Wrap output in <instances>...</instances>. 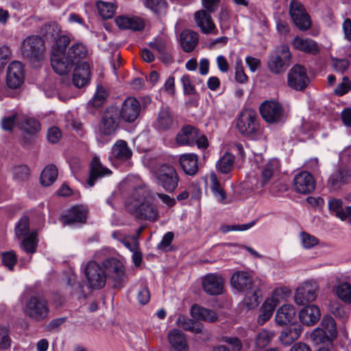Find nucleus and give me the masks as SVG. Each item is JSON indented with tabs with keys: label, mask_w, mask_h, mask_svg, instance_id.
<instances>
[{
	"label": "nucleus",
	"mask_w": 351,
	"mask_h": 351,
	"mask_svg": "<svg viewBox=\"0 0 351 351\" xmlns=\"http://www.w3.org/2000/svg\"><path fill=\"white\" fill-rule=\"evenodd\" d=\"M330 311L336 318L341 319L342 322L348 318V311L343 305H332Z\"/></svg>",
	"instance_id": "bf43d9fd"
},
{
	"label": "nucleus",
	"mask_w": 351,
	"mask_h": 351,
	"mask_svg": "<svg viewBox=\"0 0 351 351\" xmlns=\"http://www.w3.org/2000/svg\"><path fill=\"white\" fill-rule=\"evenodd\" d=\"M24 69L19 61L12 62L7 70L6 83L11 88H17L24 81Z\"/></svg>",
	"instance_id": "a211bd4d"
},
{
	"label": "nucleus",
	"mask_w": 351,
	"mask_h": 351,
	"mask_svg": "<svg viewBox=\"0 0 351 351\" xmlns=\"http://www.w3.org/2000/svg\"><path fill=\"white\" fill-rule=\"evenodd\" d=\"M282 293L280 291L276 290L273 293L271 297L268 298L262 304L260 308V314L258 317V323L263 324L272 316L276 306L282 299Z\"/></svg>",
	"instance_id": "dca6fc26"
},
{
	"label": "nucleus",
	"mask_w": 351,
	"mask_h": 351,
	"mask_svg": "<svg viewBox=\"0 0 351 351\" xmlns=\"http://www.w3.org/2000/svg\"><path fill=\"white\" fill-rule=\"evenodd\" d=\"M313 341L316 343H325L326 341H330L332 337L326 334V330L321 328H317L315 329L311 335Z\"/></svg>",
	"instance_id": "13d9d810"
},
{
	"label": "nucleus",
	"mask_w": 351,
	"mask_h": 351,
	"mask_svg": "<svg viewBox=\"0 0 351 351\" xmlns=\"http://www.w3.org/2000/svg\"><path fill=\"white\" fill-rule=\"evenodd\" d=\"M235 70V80L240 84H245L247 82L248 77L244 72L242 66V60L239 57H237L236 63L234 66Z\"/></svg>",
	"instance_id": "4d7b16f0"
},
{
	"label": "nucleus",
	"mask_w": 351,
	"mask_h": 351,
	"mask_svg": "<svg viewBox=\"0 0 351 351\" xmlns=\"http://www.w3.org/2000/svg\"><path fill=\"white\" fill-rule=\"evenodd\" d=\"M179 163L184 173L189 176H193L198 171V157L195 154L180 155Z\"/></svg>",
	"instance_id": "c756f323"
},
{
	"label": "nucleus",
	"mask_w": 351,
	"mask_h": 351,
	"mask_svg": "<svg viewBox=\"0 0 351 351\" xmlns=\"http://www.w3.org/2000/svg\"><path fill=\"white\" fill-rule=\"evenodd\" d=\"M231 285L239 292L248 290L255 286L250 276L245 271H237L231 277Z\"/></svg>",
	"instance_id": "c85d7f7f"
},
{
	"label": "nucleus",
	"mask_w": 351,
	"mask_h": 351,
	"mask_svg": "<svg viewBox=\"0 0 351 351\" xmlns=\"http://www.w3.org/2000/svg\"><path fill=\"white\" fill-rule=\"evenodd\" d=\"M115 23L121 29L132 31H141L145 27V23L142 19L135 16L121 15L115 19Z\"/></svg>",
	"instance_id": "b1692460"
},
{
	"label": "nucleus",
	"mask_w": 351,
	"mask_h": 351,
	"mask_svg": "<svg viewBox=\"0 0 351 351\" xmlns=\"http://www.w3.org/2000/svg\"><path fill=\"white\" fill-rule=\"evenodd\" d=\"M168 340L176 351H185L187 348L186 336L178 329H173L169 332Z\"/></svg>",
	"instance_id": "c9c22d12"
},
{
	"label": "nucleus",
	"mask_w": 351,
	"mask_h": 351,
	"mask_svg": "<svg viewBox=\"0 0 351 351\" xmlns=\"http://www.w3.org/2000/svg\"><path fill=\"white\" fill-rule=\"evenodd\" d=\"M37 235V232L33 231L23 240L22 247L27 253L35 252L38 243Z\"/></svg>",
	"instance_id": "09e8293b"
},
{
	"label": "nucleus",
	"mask_w": 351,
	"mask_h": 351,
	"mask_svg": "<svg viewBox=\"0 0 351 351\" xmlns=\"http://www.w3.org/2000/svg\"><path fill=\"white\" fill-rule=\"evenodd\" d=\"M24 313L27 317L34 321H43L48 317L49 313L48 302L42 296H32L25 302Z\"/></svg>",
	"instance_id": "20e7f679"
},
{
	"label": "nucleus",
	"mask_w": 351,
	"mask_h": 351,
	"mask_svg": "<svg viewBox=\"0 0 351 351\" xmlns=\"http://www.w3.org/2000/svg\"><path fill=\"white\" fill-rule=\"evenodd\" d=\"M173 121L169 111L166 109L160 110L157 119L156 126L163 130L169 129L173 125Z\"/></svg>",
	"instance_id": "a18cd8bd"
},
{
	"label": "nucleus",
	"mask_w": 351,
	"mask_h": 351,
	"mask_svg": "<svg viewBox=\"0 0 351 351\" xmlns=\"http://www.w3.org/2000/svg\"><path fill=\"white\" fill-rule=\"evenodd\" d=\"M295 190L302 194H308L315 188V181L308 171H301L295 176L293 180Z\"/></svg>",
	"instance_id": "412c9836"
},
{
	"label": "nucleus",
	"mask_w": 351,
	"mask_h": 351,
	"mask_svg": "<svg viewBox=\"0 0 351 351\" xmlns=\"http://www.w3.org/2000/svg\"><path fill=\"white\" fill-rule=\"evenodd\" d=\"M288 85L296 90H304L309 83L306 69L300 64L293 66L288 73Z\"/></svg>",
	"instance_id": "2eb2a0df"
},
{
	"label": "nucleus",
	"mask_w": 351,
	"mask_h": 351,
	"mask_svg": "<svg viewBox=\"0 0 351 351\" xmlns=\"http://www.w3.org/2000/svg\"><path fill=\"white\" fill-rule=\"evenodd\" d=\"M243 305L248 309L256 308L261 302V291L256 286H254L245 291Z\"/></svg>",
	"instance_id": "58836bf2"
},
{
	"label": "nucleus",
	"mask_w": 351,
	"mask_h": 351,
	"mask_svg": "<svg viewBox=\"0 0 351 351\" xmlns=\"http://www.w3.org/2000/svg\"><path fill=\"white\" fill-rule=\"evenodd\" d=\"M176 324L185 330L201 335L199 339L202 341H208L210 339V332L204 329L201 324L189 319L185 315H179Z\"/></svg>",
	"instance_id": "4be33fe9"
},
{
	"label": "nucleus",
	"mask_w": 351,
	"mask_h": 351,
	"mask_svg": "<svg viewBox=\"0 0 351 351\" xmlns=\"http://www.w3.org/2000/svg\"><path fill=\"white\" fill-rule=\"evenodd\" d=\"M291 52L287 45H280L269 56L267 66L269 70L274 74L284 73L291 63Z\"/></svg>",
	"instance_id": "39448f33"
},
{
	"label": "nucleus",
	"mask_w": 351,
	"mask_h": 351,
	"mask_svg": "<svg viewBox=\"0 0 351 351\" xmlns=\"http://www.w3.org/2000/svg\"><path fill=\"white\" fill-rule=\"evenodd\" d=\"M300 238L301 244L304 249H311L319 243L317 238L306 232H302L300 234Z\"/></svg>",
	"instance_id": "6e6d98bb"
},
{
	"label": "nucleus",
	"mask_w": 351,
	"mask_h": 351,
	"mask_svg": "<svg viewBox=\"0 0 351 351\" xmlns=\"http://www.w3.org/2000/svg\"><path fill=\"white\" fill-rule=\"evenodd\" d=\"M296 314L295 310L291 304H284L280 307L275 317L277 324L282 326L290 323Z\"/></svg>",
	"instance_id": "f704fd0d"
},
{
	"label": "nucleus",
	"mask_w": 351,
	"mask_h": 351,
	"mask_svg": "<svg viewBox=\"0 0 351 351\" xmlns=\"http://www.w3.org/2000/svg\"><path fill=\"white\" fill-rule=\"evenodd\" d=\"M101 265L107 278L113 281L114 287H122L125 281V268L123 263L116 258H108Z\"/></svg>",
	"instance_id": "6e6552de"
},
{
	"label": "nucleus",
	"mask_w": 351,
	"mask_h": 351,
	"mask_svg": "<svg viewBox=\"0 0 351 351\" xmlns=\"http://www.w3.org/2000/svg\"><path fill=\"white\" fill-rule=\"evenodd\" d=\"M274 337L272 332L267 330H261L255 339L256 346L259 348L267 346Z\"/></svg>",
	"instance_id": "603ef678"
},
{
	"label": "nucleus",
	"mask_w": 351,
	"mask_h": 351,
	"mask_svg": "<svg viewBox=\"0 0 351 351\" xmlns=\"http://www.w3.org/2000/svg\"><path fill=\"white\" fill-rule=\"evenodd\" d=\"M29 175V169L26 165L15 167L13 169V176L16 180H25Z\"/></svg>",
	"instance_id": "680f3d73"
},
{
	"label": "nucleus",
	"mask_w": 351,
	"mask_h": 351,
	"mask_svg": "<svg viewBox=\"0 0 351 351\" xmlns=\"http://www.w3.org/2000/svg\"><path fill=\"white\" fill-rule=\"evenodd\" d=\"M350 88V81L348 77H344L343 81L335 89L337 95L341 96L348 92Z\"/></svg>",
	"instance_id": "69168bd1"
},
{
	"label": "nucleus",
	"mask_w": 351,
	"mask_h": 351,
	"mask_svg": "<svg viewBox=\"0 0 351 351\" xmlns=\"http://www.w3.org/2000/svg\"><path fill=\"white\" fill-rule=\"evenodd\" d=\"M2 262L9 270H12L16 263V256L13 251H9L2 254Z\"/></svg>",
	"instance_id": "052dcab7"
},
{
	"label": "nucleus",
	"mask_w": 351,
	"mask_h": 351,
	"mask_svg": "<svg viewBox=\"0 0 351 351\" xmlns=\"http://www.w3.org/2000/svg\"><path fill=\"white\" fill-rule=\"evenodd\" d=\"M22 128L27 133L34 134L40 130V124L34 118H26L23 122Z\"/></svg>",
	"instance_id": "5fc2aeb1"
},
{
	"label": "nucleus",
	"mask_w": 351,
	"mask_h": 351,
	"mask_svg": "<svg viewBox=\"0 0 351 351\" xmlns=\"http://www.w3.org/2000/svg\"><path fill=\"white\" fill-rule=\"evenodd\" d=\"M29 218L23 216L15 227V234L18 238L27 236L29 234Z\"/></svg>",
	"instance_id": "864d4df0"
},
{
	"label": "nucleus",
	"mask_w": 351,
	"mask_h": 351,
	"mask_svg": "<svg viewBox=\"0 0 351 351\" xmlns=\"http://www.w3.org/2000/svg\"><path fill=\"white\" fill-rule=\"evenodd\" d=\"M318 285L314 281L302 283L295 291L294 301L298 305L313 302L317 296Z\"/></svg>",
	"instance_id": "4468645a"
},
{
	"label": "nucleus",
	"mask_w": 351,
	"mask_h": 351,
	"mask_svg": "<svg viewBox=\"0 0 351 351\" xmlns=\"http://www.w3.org/2000/svg\"><path fill=\"white\" fill-rule=\"evenodd\" d=\"M119 108L115 106L107 108L103 113L98 125V132L106 136H114L119 126Z\"/></svg>",
	"instance_id": "423d86ee"
},
{
	"label": "nucleus",
	"mask_w": 351,
	"mask_h": 351,
	"mask_svg": "<svg viewBox=\"0 0 351 351\" xmlns=\"http://www.w3.org/2000/svg\"><path fill=\"white\" fill-rule=\"evenodd\" d=\"M322 329L326 330V334L335 338L337 335L336 324L334 319L330 315H325L321 322Z\"/></svg>",
	"instance_id": "8fccbe9b"
},
{
	"label": "nucleus",
	"mask_w": 351,
	"mask_h": 351,
	"mask_svg": "<svg viewBox=\"0 0 351 351\" xmlns=\"http://www.w3.org/2000/svg\"><path fill=\"white\" fill-rule=\"evenodd\" d=\"M342 30L344 38L351 42V19L346 18L342 23Z\"/></svg>",
	"instance_id": "774afa93"
},
{
	"label": "nucleus",
	"mask_w": 351,
	"mask_h": 351,
	"mask_svg": "<svg viewBox=\"0 0 351 351\" xmlns=\"http://www.w3.org/2000/svg\"><path fill=\"white\" fill-rule=\"evenodd\" d=\"M259 110L263 119L270 123L280 122L285 118L282 106L274 100L263 102L259 107Z\"/></svg>",
	"instance_id": "f8f14e48"
},
{
	"label": "nucleus",
	"mask_w": 351,
	"mask_h": 351,
	"mask_svg": "<svg viewBox=\"0 0 351 351\" xmlns=\"http://www.w3.org/2000/svg\"><path fill=\"white\" fill-rule=\"evenodd\" d=\"M10 346V338L5 328H0V349L8 348Z\"/></svg>",
	"instance_id": "338daca9"
},
{
	"label": "nucleus",
	"mask_w": 351,
	"mask_h": 351,
	"mask_svg": "<svg viewBox=\"0 0 351 351\" xmlns=\"http://www.w3.org/2000/svg\"><path fill=\"white\" fill-rule=\"evenodd\" d=\"M69 43L70 38L67 36H61L52 47L51 64L54 71L59 75L68 73L76 61L88 55L86 46L80 43L71 45L66 51Z\"/></svg>",
	"instance_id": "f03ea898"
},
{
	"label": "nucleus",
	"mask_w": 351,
	"mask_h": 351,
	"mask_svg": "<svg viewBox=\"0 0 351 351\" xmlns=\"http://www.w3.org/2000/svg\"><path fill=\"white\" fill-rule=\"evenodd\" d=\"M321 313L319 307L315 304L307 305L299 313L300 322L306 326H313L320 319Z\"/></svg>",
	"instance_id": "cd10ccee"
},
{
	"label": "nucleus",
	"mask_w": 351,
	"mask_h": 351,
	"mask_svg": "<svg viewBox=\"0 0 351 351\" xmlns=\"http://www.w3.org/2000/svg\"><path fill=\"white\" fill-rule=\"evenodd\" d=\"M132 156V152L126 141H117L112 148V157L119 161H125Z\"/></svg>",
	"instance_id": "473e14b6"
},
{
	"label": "nucleus",
	"mask_w": 351,
	"mask_h": 351,
	"mask_svg": "<svg viewBox=\"0 0 351 351\" xmlns=\"http://www.w3.org/2000/svg\"><path fill=\"white\" fill-rule=\"evenodd\" d=\"M328 208L330 211L335 212L337 217L341 221L348 219L351 223V206L343 207V202L340 199H332L328 202Z\"/></svg>",
	"instance_id": "2f4dec72"
},
{
	"label": "nucleus",
	"mask_w": 351,
	"mask_h": 351,
	"mask_svg": "<svg viewBox=\"0 0 351 351\" xmlns=\"http://www.w3.org/2000/svg\"><path fill=\"white\" fill-rule=\"evenodd\" d=\"M289 14L295 25L301 31H306L311 27L310 16L304 5L298 1L292 0L289 5Z\"/></svg>",
	"instance_id": "9d476101"
},
{
	"label": "nucleus",
	"mask_w": 351,
	"mask_h": 351,
	"mask_svg": "<svg viewBox=\"0 0 351 351\" xmlns=\"http://www.w3.org/2000/svg\"><path fill=\"white\" fill-rule=\"evenodd\" d=\"M280 162L277 159H271L260 168V176L257 185L261 187L268 186L274 179L275 175L279 171Z\"/></svg>",
	"instance_id": "f3484780"
},
{
	"label": "nucleus",
	"mask_w": 351,
	"mask_h": 351,
	"mask_svg": "<svg viewBox=\"0 0 351 351\" xmlns=\"http://www.w3.org/2000/svg\"><path fill=\"white\" fill-rule=\"evenodd\" d=\"M180 81L183 87V92L185 95H195L196 90L195 86L191 82V80L189 75H184L182 76Z\"/></svg>",
	"instance_id": "e2e57ef3"
},
{
	"label": "nucleus",
	"mask_w": 351,
	"mask_h": 351,
	"mask_svg": "<svg viewBox=\"0 0 351 351\" xmlns=\"http://www.w3.org/2000/svg\"><path fill=\"white\" fill-rule=\"evenodd\" d=\"M107 93L102 86H98L96 93L88 104H91L95 108H99L102 106L107 97Z\"/></svg>",
	"instance_id": "3c124183"
},
{
	"label": "nucleus",
	"mask_w": 351,
	"mask_h": 351,
	"mask_svg": "<svg viewBox=\"0 0 351 351\" xmlns=\"http://www.w3.org/2000/svg\"><path fill=\"white\" fill-rule=\"evenodd\" d=\"M237 128L244 136L257 140L261 136V130L256 112L252 109H244L237 119Z\"/></svg>",
	"instance_id": "7ed1b4c3"
},
{
	"label": "nucleus",
	"mask_w": 351,
	"mask_h": 351,
	"mask_svg": "<svg viewBox=\"0 0 351 351\" xmlns=\"http://www.w3.org/2000/svg\"><path fill=\"white\" fill-rule=\"evenodd\" d=\"M292 45L295 49L305 53L316 54L319 52L317 43L310 38L296 36L293 38Z\"/></svg>",
	"instance_id": "72a5a7b5"
},
{
	"label": "nucleus",
	"mask_w": 351,
	"mask_h": 351,
	"mask_svg": "<svg viewBox=\"0 0 351 351\" xmlns=\"http://www.w3.org/2000/svg\"><path fill=\"white\" fill-rule=\"evenodd\" d=\"M211 182V190L217 201L223 203L226 199V193L221 188L215 173H211L210 176Z\"/></svg>",
	"instance_id": "49530a36"
},
{
	"label": "nucleus",
	"mask_w": 351,
	"mask_h": 351,
	"mask_svg": "<svg viewBox=\"0 0 351 351\" xmlns=\"http://www.w3.org/2000/svg\"><path fill=\"white\" fill-rule=\"evenodd\" d=\"M96 6L99 14L104 19L112 18L115 13L117 8L116 5L113 3L103 1H97Z\"/></svg>",
	"instance_id": "37998d69"
},
{
	"label": "nucleus",
	"mask_w": 351,
	"mask_h": 351,
	"mask_svg": "<svg viewBox=\"0 0 351 351\" xmlns=\"http://www.w3.org/2000/svg\"><path fill=\"white\" fill-rule=\"evenodd\" d=\"M301 333L302 328L300 326L292 325L282 331L280 339L284 345L289 346L298 339Z\"/></svg>",
	"instance_id": "ea45409f"
},
{
	"label": "nucleus",
	"mask_w": 351,
	"mask_h": 351,
	"mask_svg": "<svg viewBox=\"0 0 351 351\" xmlns=\"http://www.w3.org/2000/svg\"><path fill=\"white\" fill-rule=\"evenodd\" d=\"M141 104L137 99L129 97L125 99L119 109V117L123 121L132 123L139 117L141 113Z\"/></svg>",
	"instance_id": "ddd939ff"
},
{
	"label": "nucleus",
	"mask_w": 351,
	"mask_h": 351,
	"mask_svg": "<svg viewBox=\"0 0 351 351\" xmlns=\"http://www.w3.org/2000/svg\"><path fill=\"white\" fill-rule=\"evenodd\" d=\"M158 184L169 193H173L178 186L179 177L173 167L162 165L156 172Z\"/></svg>",
	"instance_id": "1a4fd4ad"
},
{
	"label": "nucleus",
	"mask_w": 351,
	"mask_h": 351,
	"mask_svg": "<svg viewBox=\"0 0 351 351\" xmlns=\"http://www.w3.org/2000/svg\"><path fill=\"white\" fill-rule=\"evenodd\" d=\"M85 274L90 287L101 289L105 286L107 277L101 264L89 261L86 265Z\"/></svg>",
	"instance_id": "9b49d317"
},
{
	"label": "nucleus",
	"mask_w": 351,
	"mask_h": 351,
	"mask_svg": "<svg viewBox=\"0 0 351 351\" xmlns=\"http://www.w3.org/2000/svg\"><path fill=\"white\" fill-rule=\"evenodd\" d=\"M88 210L82 205L74 206L67 210L61 216L64 225L71 226L76 223H84L87 218Z\"/></svg>",
	"instance_id": "6ab92c4d"
},
{
	"label": "nucleus",
	"mask_w": 351,
	"mask_h": 351,
	"mask_svg": "<svg viewBox=\"0 0 351 351\" xmlns=\"http://www.w3.org/2000/svg\"><path fill=\"white\" fill-rule=\"evenodd\" d=\"M203 290L208 295L221 294L223 289V279L218 274H208L202 280Z\"/></svg>",
	"instance_id": "aec40b11"
},
{
	"label": "nucleus",
	"mask_w": 351,
	"mask_h": 351,
	"mask_svg": "<svg viewBox=\"0 0 351 351\" xmlns=\"http://www.w3.org/2000/svg\"><path fill=\"white\" fill-rule=\"evenodd\" d=\"M197 130L191 126H184L177 134L176 141L179 145H194V141L196 139Z\"/></svg>",
	"instance_id": "7c9ffc66"
},
{
	"label": "nucleus",
	"mask_w": 351,
	"mask_h": 351,
	"mask_svg": "<svg viewBox=\"0 0 351 351\" xmlns=\"http://www.w3.org/2000/svg\"><path fill=\"white\" fill-rule=\"evenodd\" d=\"M112 171L102 165L98 157H94L90 163V176L87 181L90 186H93L97 180L109 176Z\"/></svg>",
	"instance_id": "a878e982"
},
{
	"label": "nucleus",
	"mask_w": 351,
	"mask_h": 351,
	"mask_svg": "<svg viewBox=\"0 0 351 351\" xmlns=\"http://www.w3.org/2000/svg\"><path fill=\"white\" fill-rule=\"evenodd\" d=\"M336 295L345 302H351V285L348 282H343L336 286L335 289Z\"/></svg>",
	"instance_id": "de8ad7c7"
},
{
	"label": "nucleus",
	"mask_w": 351,
	"mask_h": 351,
	"mask_svg": "<svg viewBox=\"0 0 351 351\" xmlns=\"http://www.w3.org/2000/svg\"><path fill=\"white\" fill-rule=\"evenodd\" d=\"M58 171L56 166L49 165L43 170L40 180L42 185L45 186H51L57 179Z\"/></svg>",
	"instance_id": "a19ab883"
},
{
	"label": "nucleus",
	"mask_w": 351,
	"mask_h": 351,
	"mask_svg": "<svg viewBox=\"0 0 351 351\" xmlns=\"http://www.w3.org/2000/svg\"><path fill=\"white\" fill-rule=\"evenodd\" d=\"M47 137L50 143H56L62 137V132L58 127H52L48 130Z\"/></svg>",
	"instance_id": "0e129e2a"
},
{
	"label": "nucleus",
	"mask_w": 351,
	"mask_h": 351,
	"mask_svg": "<svg viewBox=\"0 0 351 351\" xmlns=\"http://www.w3.org/2000/svg\"><path fill=\"white\" fill-rule=\"evenodd\" d=\"M209 13L206 10L197 11L194 14L195 21L203 33L217 34V27Z\"/></svg>",
	"instance_id": "5701e85b"
},
{
	"label": "nucleus",
	"mask_w": 351,
	"mask_h": 351,
	"mask_svg": "<svg viewBox=\"0 0 351 351\" xmlns=\"http://www.w3.org/2000/svg\"><path fill=\"white\" fill-rule=\"evenodd\" d=\"M90 67L87 62H83L77 64L73 75L74 86L80 88L86 85L90 79Z\"/></svg>",
	"instance_id": "bb28decb"
},
{
	"label": "nucleus",
	"mask_w": 351,
	"mask_h": 351,
	"mask_svg": "<svg viewBox=\"0 0 351 351\" xmlns=\"http://www.w3.org/2000/svg\"><path fill=\"white\" fill-rule=\"evenodd\" d=\"M21 52L23 56L32 62H40L44 58L45 43L38 36H31L26 38L21 45Z\"/></svg>",
	"instance_id": "0eeeda50"
},
{
	"label": "nucleus",
	"mask_w": 351,
	"mask_h": 351,
	"mask_svg": "<svg viewBox=\"0 0 351 351\" xmlns=\"http://www.w3.org/2000/svg\"><path fill=\"white\" fill-rule=\"evenodd\" d=\"M155 196L158 197L168 207L176 204L175 199L169 195L153 193L147 185L141 184L133 188L126 200V208L138 219L156 221L158 218V212L152 202Z\"/></svg>",
	"instance_id": "f257e3e1"
},
{
	"label": "nucleus",
	"mask_w": 351,
	"mask_h": 351,
	"mask_svg": "<svg viewBox=\"0 0 351 351\" xmlns=\"http://www.w3.org/2000/svg\"><path fill=\"white\" fill-rule=\"evenodd\" d=\"M351 178L350 169L344 165H340L337 170L331 174L328 180V184L334 190L341 185L347 184Z\"/></svg>",
	"instance_id": "393cba45"
},
{
	"label": "nucleus",
	"mask_w": 351,
	"mask_h": 351,
	"mask_svg": "<svg viewBox=\"0 0 351 351\" xmlns=\"http://www.w3.org/2000/svg\"><path fill=\"white\" fill-rule=\"evenodd\" d=\"M180 39L181 47L186 52L192 51L199 41L198 34L189 29L183 31L180 34Z\"/></svg>",
	"instance_id": "e433bc0d"
},
{
	"label": "nucleus",
	"mask_w": 351,
	"mask_h": 351,
	"mask_svg": "<svg viewBox=\"0 0 351 351\" xmlns=\"http://www.w3.org/2000/svg\"><path fill=\"white\" fill-rule=\"evenodd\" d=\"M234 163V156L226 152L217 162L216 167L222 173H228L231 171Z\"/></svg>",
	"instance_id": "79ce46f5"
},
{
	"label": "nucleus",
	"mask_w": 351,
	"mask_h": 351,
	"mask_svg": "<svg viewBox=\"0 0 351 351\" xmlns=\"http://www.w3.org/2000/svg\"><path fill=\"white\" fill-rule=\"evenodd\" d=\"M191 315L197 320L209 322H214L217 319V315L215 311L196 304L191 306Z\"/></svg>",
	"instance_id": "4c0bfd02"
},
{
	"label": "nucleus",
	"mask_w": 351,
	"mask_h": 351,
	"mask_svg": "<svg viewBox=\"0 0 351 351\" xmlns=\"http://www.w3.org/2000/svg\"><path fill=\"white\" fill-rule=\"evenodd\" d=\"M144 4L158 16L165 14L167 9V3L165 0H145Z\"/></svg>",
	"instance_id": "c03bdc74"
}]
</instances>
